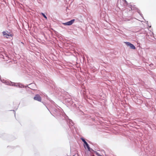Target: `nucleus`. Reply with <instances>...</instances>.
Here are the masks:
<instances>
[{"label": "nucleus", "instance_id": "obj_7", "mask_svg": "<svg viewBox=\"0 0 156 156\" xmlns=\"http://www.w3.org/2000/svg\"><path fill=\"white\" fill-rule=\"evenodd\" d=\"M120 3H122L123 2H124V0H120L119 1Z\"/></svg>", "mask_w": 156, "mask_h": 156}, {"label": "nucleus", "instance_id": "obj_8", "mask_svg": "<svg viewBox=\"0 0 156 156\" xmlns=\"http://www.w3.org/2000/svg\"><path fill=\"white\" fill-rule=\"evenodd\" d=\"M92 156H95L94 155H93Z\"/></svg>", "mask_w": 156, "mask_h": 156}, {"label": "nucleus", "instance_id": "obj_1", "mask_svg": "<svg viewBox=\"0 0 156 156\" xmlns=\"http://www.w3.org/2000/svg\"><path fill=\"white\" fill-rule=\"evenodd\" d=\"M8 31H4L2 32V34L4 36H5L7 38H8V37H12V35L10 33H8Z\"/></svg>", "mask_w": 156, "mask_h": 156}, {"label": "nucleus", "instance_id": "obj_2", "mask_svg": "<svg viewBox=\"0 0 156 156\" xmlns=\"http://www.w3.org/2000/svg\"><path fill=\"white\" fill-rule=\"evenodd\" d=\"M81 139L82 141L84 142V147L85 148H87L89 151H90V148L89 147V145L86 142V141L84 139L81 138Z\"/></svg>", "mask_w": 156, "mask_h": 156}, {"label": "nucleus", "instance_id": "obj_6", "mask_svg": "<svg viewBox=\"0 0 156 156\" xmlns=\"http://www.w3.org/2000/svg\"><path fill=\"white\" fill-rule=\"evenodd\" d=\"M41 14L47 20V17L45 16V15L44 14V13H41Z\"/></svg>", "mask_w": 156, "mask_h": 156}, {"label": "nucleus", "instance_id": "obj_4", "mask_svg": "<svg viewBox=\"0 0 156 156\" xmlns=\"http://www.w3.org/2000/svg\"><path fill=\"white\" fill-rule=\"evenodd\" d=\"M125 43L126 44V45L128 46H129L130 48L135 49H136V48L135 46L132 44L130 43L129 42H125Z\"/></svg>", "mask_w": 156, "mask_h": 156}, {"label": "nucleus", "instance_id": "obj_3", "mask_svg": "<svg viewBox=\"0 0 156 156\" xmlns=\"http://www.w3.org/2000/svg\"><path fill=\"white\" fill-rule=\"evenodd\" d=\"M34 100L40 102H41V98L40 95L38 94L35 95L34 98Z\"/></svg>", "mask_w": 156, "mask_h": 156}, {"label": "nucleus", "instance_id": "obj_5", "mask_svg": "<svg viewBox=\"0 0 156 156\" xmlns=\"http://www.w3.org/2000/svg\"><path fill=\"white\" fill-rule=\"evenodd\" d=\"M74 21L75 20L73 19L69 22L64 23L63 24L65 25L70 26L74 22Z\"/></svg>", "mask_w": 156, "mask_h": 156}]
</instances>
